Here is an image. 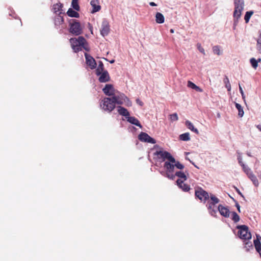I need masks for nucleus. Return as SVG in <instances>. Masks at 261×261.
<instances>
[{"mask_svg":"<svg viewBox=\"0 0 261 261\" xmlns=\"http://www.w3.org/2000/svg\"><path fill=\"white\" fill-rule=\"evenodd\" d=\"M242 167L243 168V171L246 173V174L248 176L250 173H252L250 168L246 166L245 165H242Z\"/></svg>","mask_w":261,"mask_h":261,"instance_id":"nucleus-41","label":"nucleus"},{"mask_svg":"<svg viewBox=\"0 0 261 261\" xmlns=\"http://www.w3.org/2000/svg\"><path fill=\"white\" fill-rule=\"evenodd\" d=\"M115 105H122L126 102L127 106H131L132 102L123 93H121L118 91L111 97Z\"/></svg>","mask_w":261,"mask_h":261,"instance_id":"nucleus-2","label":"nucleus"},{"mask_svg":"<svg viewBox=\"0 0 261 261\" xmlns=\"http://www.w3.org/2000/svg\"><path fill=\"white\" fill-rule=\"evenodd\" d=\"M243 9H236L234 8V10L233 12V16L234 18V25H236L237 24L239 19L240 18L242 15V12Z\"/></svg>","mask_w":261,"mask_h":261,"instance_id":"nucleus-16","label":"nucleus"},{"mask_svg":"<svg viewBox=\"0 0 261 261\" xmlns=\"http://www.w3.org/2000/svg\"><path fill=\"white\" fill-rule=\"evenodd\" d=\"M85 57L87 65L89 66L91 69H95L96 67V63L95 59L86 53H85Z\"/></svg>","mask_w":261,"mask_h":261,"instance_id":"nucleus-11","label":"nucleus"},{"mask_svg":"<svg viewBox=\"0 0 261 261\" xmlns=\"http://www.w3.org/2000/svg\"><path fill=\"white\" fill-rule=\"evenodd\" d=\"M224 82L225 84V87L228 91H230L231 90V85L227 76H226L224 79Z\"/></svg>","mask_w":261,"mask_h":261,"instance_id":"nucleus-36","label":"nucleus"},{"mask_svg":"<svg viewBox=\"0 0 261 261\" xmlns=\"http://www.w3.org/2000/svg\"><path fill=\"white\" fill-rule=\"evenodd\" d=\"M210 198L211 199L210 201L213 202V203L217 204L220 201L219 199L213 194H211L210 195Z\"/></svg>","mask_w":261,"mask_h":261,"instance_id":"nucleus-38","label":"nucleus"},{"mask_svg":"<svg viewBox=\"0 0 261 261\" xmlns=\"http://www.w3.org/2000/svg\"><path fill=\"white\" fill-rule=\"evenodd\" d=\"M63 6L61 3H57L53 5V11L54 13H57V12H61L62 8Z\"/></svg>","mask_w":261,"mask_h":261,"instance_id":"nucleus-29","label":"nucleus"},{"mask_svg":"<svg viewBox=\"0 0 261 261\" xmlns=\"http://www.w3.org/2000/svg\"><path fill=\"white\" fill-rule=\"evenodd\" d=\"M215 204L216 203H213V202H211L210 201H208L207 204V208L209 210L212 211V212H214V213H215L216 211L214 210V207Z\"/></svg>","mask_w":261,"mask_h":261,"instance_id":"nucleus-39","label":"nucleus"},{"mask_svg":"<svg viewBox=\"0 0 261 261\" xmlns=\"http://www.w3.org/2000/svg\"><path fill=\"white\" fill-rule=\"evenodd\" d=\"M69 32L71 34L77 36L82 33V28L81 23L77 20H71L69 22Z\"/></svg>","mask_w":261,"mask_h":261,"instance_id":"nucleus-3","label":"nucleus"},{"mask_svg":"<svg viewBox=\"0 0 261 261\" xmlns=\"http://www.w3.org/2000/svg\"><path fill=\"white\" fill-rule=\"evenodd\" d=\"M98 76L100 83H106L110 81V76L107 70L100 72Z\"/></svg>","mask_w":261,"mask_h":261,"instance_id":"nucleus-14","label":"nucleus"},{"mask_svg":"<svg viewBox=\"0 0 261 261\" xmlns=\"http://www.w3.org/2000/svg\"><path fill=\"white\" fill-rule=\"evenodd\" d=\"M71 6L74 10L76 11L80 10V6L78 4V1L72 2Z\"/></svg>","mask_w":261,"mask_h":261,"instance_id":"nucleus-42","label":"nucleus"},{"mask_svg":"<svg viewBox=\"0 0 261 261\" xmlns=\"http://www.w3.org/2000/svg\"><path fill=\"white\" fill-rule=\"evenodd\" d=\"M104 69V65L103 63L101 61H99L98 62V66L97 69H96V74L97 75H99L100 72L105 71Z\"/></svg>","mask_w":261,"mask_h":261,"instance_id":"nucleus-27","label":"nucleus"},{"mask_svg":"<svg viewBox=\"0 0 261 261\" xmlns=\"http://www.w3.org/2000/svg\"><path fill=\"white\" fill-rule=\"evenodd\" d=\"M185 124L188 129H190L191 131L194 132L196 134H199L198 130L194 127L193 123L190 121L187 120L185 122Z\"/></svg>","mask_w":261,"mask_h":261,"instance_id":"nucleus-22","label":"nucleus"},{"mask_svg":"<svg viewBox=\"0 0 261 261\" xmlns=\"http://www.w3.org/2000/svg\"><path fill=\"white\" fill-rule=\"evenodd\" d=\"M237 191L240 195H241L242 196H243V195L242 194V193L240 192V191L238 189H237Z\"/></svg>","mask_w":261,"mask_h":261,"instance_id":"nucleus-54","label":"nucleus"},{"mask_svg":"<svg viewBox=\"0 0 261 261\" xmlns=\"http://www.w3.org/2000/svg\"><path fill=\"white\" fill-rule=\"evenodd\" d=\"M19 22H20V25H22V22H21V20H19Z\"/></svg>","mask_w":261,"mask_h":261,"instance_id":"nucleus-59","label":"nucleus"},{"mask_svg":"<svg viewBox=\"0 0 261 261\" xmlns=\"http://www.w3.org/2000/svg\"><path fill=\"white\" fill-rule=\"evenodd\" d=\"M197 47L198 49L199 50L200 52H201L203 55H205V51L204 48L201 46V44L200 43L197 44Z\"/></svg>","mask_w":261,"mask_h":261,"instance_id":"nucleus-46","label":"nucleus"},{"mask_svg":"<svg viewBox=\"0 0 261 261\" xmlns=\"http://www.w3.org/2000/svg\"><path fill=\"white\" fill-rule=\"evenodd\" d=\"M174 163L170 161H166L164 165V167L166 170V176L171 179H174L175 175H174Z\"/></svg>","mask_w":261,"mask_h":261,"instance_id":"nucleus-6","label":"nucleus"},{"mask_svg":"<svg viewBox=\"0 0 261 261\" xmlns=\"http://www.w3.org/2000/svg\"><path fill=\"white\" fill-rule=\"evenodd\" d=\"M79 1V0H72V2H73V1H74V2H75V1Z\"/></svg>","mask_w":261,"mask_h":261,"instance_id":"nucleus-60","label":"nucleus"},{"mask_svg":"<svg viewBox=\"0 0 261 261\" xmlns=\"http://www.w3.org/2000/svg\"><path fill=\"white\" fill-rule=\"evenodd\" d=\"M257 61H258V62H260L261 61V59L260 58L258 59L257 60H256Z\"/></svg>","mask_w":261,"mask_h":261,"instance_id":"nucleus-56","label":"nucleus"},{"mask_svg":"<svg viewBox=\"0 0 261 261\" xmlns=\"http://www.w3.org/2000/svg\"><path fill=\"white\" fill-rule=\"evenodd\" d=\"M173 32H174V31H173V29H171V30H170V32H171V33H173Z\"/></svg>","mask_w":261,"mask_h":261,"instance_id":"nucleus-58","label":"nucleus"},{"mask_svg":"<svg viewBox=\"0 0 261 261\" xmlns=\"http://www.w3.org/2000/svg\"><path fill=\"white\" fill-rule=\"evenodd\" d=\"M149 5L151 6H156V4L155 3H154V2H150Z\"/></svg>","mask_w":261,"mask_h":261,"instance_id":"nucleus-52","label":"nucleus"},{"mask_svg":"<svg viewBox=\"0 0 261 261\" xmlns=\"http://www.w3.org/2000/svg\"><path fill=\"white\" fill-rule=\"evenodd\" d=\"M175 167H176L178 169H182L184 168V166L178 161H176L174 163Z\"/></svg>","mask_w":261,"mask_h":261,"instance_id":"nucleus-43","label":"nucleus"},{"mask_svg":"<svg viewBox=\"0 0 261 261\" xmlns=\"http://www.w3.org/2000/svg\"><path fill=\"white\" fill-rule=\"evenodd\" d=\"M136 102L141 106H142L143 105V102L139 98L136 99Z\"/></svg>","mask_w":261,"mask_h":261,"instance_id":"nucleus-50","label":"nucleus"},{"mask_svg":"<svg viewBox=\"0 0 261 261\" xmlns=\"http://www.w3.org/2000/svg\"><path fill=\"white\" fill-rule=\"evenodd\" d=\"M100 107L103 110L111 112L115 109L116 105L111 97H105L101 101Z\"/></svg>","mask_w":261,"mask_h":261,"instance_id":"nucleus-4","label":"nucleus"},{"mask_svg":"<svg viewBox=\"0 0 261 261\" xmlns=\"http://www.w3.org/2000/svg\"><path fill=\"white\" fill-rule=\"evenodd\" d=\"M126 118L127 121H128L129 123L139 126L140 128L142 127V125L140 124L139 121L136 117L128 116Z\"/></svg>","mask_w":261,"mask_h":261,"instance_id":"nucleus-19","label":"nucleus"},{"mask_svg":"<svg viewBox=\"0 0 261 261\" xmlns=\"http://www.w3.org/2000/svg\"><path fill=\"white\" fill-rule=\"evenodd\" d=\"M253 12L252 11L246 12L244 17V19L245 20L246 23H248L249 22V19L251 16L253 15Z\"/></svg>","mask_w":261,"mask_h":261,"instance_id":"nucleus-33","label":"nucleus"},{"mask_svg":"<svg viewBox=\"0 0 261 261\" xmlns=\"http://www.w3.org/2000/svg\"><path fill=\"white\" fill-rule=\"evenodd\" d=\"M175 176H177L179 178V179H181L182 180L185 181L187 180V176L184 172L181 171H177L176 172L175 174H174Z\"/></svg>","mask_w":261,"mask_h":261,"instance_id":"nucleus-28","label":"nucleus"},{"mask_svg":"<svg viewBox=\"0 0 261 261\" xmlns=\"http://www.w3.org/2000/svg\"><path fill=\"white\" fill-rule=\"evenodd\" d=\"M239 237L244 240H249L251 239V234L249 231L248 227L246 225H239L237 227Z\"/></svg>","mask_w":261,"mask_h":261,"instance_id":"nucleus-5","label":"nucleus"},{"mask_svg":"<svg viewBox=\"0 0 261 261\" xmlns=\"http://www.w3.org/2000/svg\"><path fill=\"white\" fill-rule=\"evenodd\" d=\"M195 195L196 198L204 202H205L210 198L208 193L200 187H198L195 189Z\"/></svg>","mask_w":261,"mask_h":261,"instance_id":"nucleus-7","label":"nucleus"},{"mask_svg":"<svg viewBox=\"0 0 261 261\" xmlns=\"http://www.w3.org/2000/svg\"><path fill=\"white\" fill-rule=\"evenodd\" d=\"M246 241L245 243V248H246L247 251L249 250V248H253V245L252 242L249 241V240H245Z\"/></svg>","mask_w":261,"mask_h":261,"instance_id":"nucleus-37","label":"nucleus"},{"mask_svg":"<svg viewBox=\"0 0 261 261\" xmlns=\"http://www.w3.org/2000/svg\"><path fill=\"white\" fill-rule=\"evenodd\" d=\"M236 206L237 207V209H238V211L239 212H240V206L238 202H237L236 203Z\"/></svg>","mask_w":261,"mask_h":261,"instance_id":"nucleus-51","label":"nucleus"},{"mask_svg":"<svg viewBox=\"0 0 261 261\" xmlns=\"http://www.w3.org/2000/svg\"><path fill=\"white\" fill-rule=\"evenodd\" d=\"M90 5L92 7L91 11V13H95L99 11L101 9L99 0H91Z\"/></svg>","mask_w":261,"mask_h":261,"instance_id":"nucleus-13","label":"nucleus"},{"mask_svg":"<svg viewBox=\"0 0 261 261\" xmlns=\"http://www.w3.org/2000/svg\"><path fill=\"white\" fill-rule=\"evenodd\" d=\"M184 181L181 179H177L176 183L177 186L184 191H188L190 190V186L184 183Z\"/></svg>","mask_w":261,"mask_h":261,"instance_id":"nucleus-18","label":"nucleus"},{"mask_svg":"<svg viewBox=\"0 0 261 261\" xmlns=\"http://www.w3.org/2000/svg\"><path fill=\"white\" fill-rule=\"evenodd\" d=\"M218 210H219L220 214L222 216H223L226 218H228L229 217L230 211L227 207H225V206H223L222 205L220 204L218 206Z\"/></svg>","mask_w":261,"mask_h":261,"instance_id":"nucleus-15","label":"nucleus"},{"mask_svg":"<svg viewBox=\"0 0 261 261\" xmlns=\"http://www.w3.org/2000/svg\"><path fill=\"white\" fill-rule=\"evenodd\" d=\"M138 139L140 141L144 142L155 144L156 141L153 138L150 137L147 133L141 132L138 136Z\"/></svg>","mask_w":261,"mask_h":261,"instance_id":"nucleus-9","label":"nucleus"},{"mask_svg":"<svg viewBox=\"0 0 261 261\" xmlns=\"http://www.w3.org/2000/svg\"><path fill=\"white\" fill-rule=\"evenodd\" d=\"M67 14L71 17L79 18L80 16L79 14L71 8L68 10Z\"/></svg>","mask_w":261,"mask_h":261,"instance_id":"nucleus-25","label":"nucleus"},{"mask_svg":"<svg viewBox=\"0 0 261 261\" xmlns=\"http://www.w3.org/2000/svg\"><path fill=\"white\" fill-rule=\"evenodd\" d=\"M257 49L261 54V33L259 34V37L257 40Z\"/></svg>","mask_w":261,"mask_h":261,"instance_id":"nucleus-40","label":"nucleus"},{"mask_svg":"<svg viewBox=\"0 0 261 261\" xmlns=\"http://www.w3.org/2000/svg\"><path fill=\"white\" fill-rule=\"evenodd\" d=\"M179 138L180 140L184 141H187L190 140V134L189 133H186L180 135Z\"/></svg>","mask_w":261,"mask_h":261,"instance_id":"nucleus-30","label":"nucleus"},{"mask_svg":"<svg viewBox=\"0 0 261 261\" xmlns=\"http://www.w3.org/2000/svg\"><path fill=\"white\" fill-rule=\"evenodd\" d=\"M235 105H236V108L238 110V112H239L238 115L240 117H242L244 115V111L243 110L242 106L239 103H236Z\"/></svg>","mask_w":261,"mask_h":261,"instance_id":"nucleus-31","label":"nucleus"},{"mask_svg":"<svg viewBox=\"0 0 261 261\" xmlns=\"http://www.w3.org/2000/svg\"><path fill=\"white\" fill-rule=\"evenodd\" d=\"M165 18L163 15L160 13L157 12L155 14V21L158 23H163L164 22Z\"/></svg>","mask_w":261,"mask_h":261,"instance_id":"nucleus-23","label":"nucleus"},{"mask_svg":"<svg viewBox=\"0 0 261 261\" xmlns=\"http://www.w3.org/2000/svg\"><path fill=\"white\" fill-rule=\"evenodd\" d=\"M257 127L260 129L261 130V125H258L257 126Z\"/></svg>","mask_w":261,"mask_h":261,"instance_id":"nucleus-53","label":"nucleus"},{"mask_svg":"<svg viewBox=\"0 0 261 261\" xmlns=\"http://www.w3.org/2000/svg\"><path fill=\"white\" fill-rule=\"evenodd\" d=\"M260 240H261V238H260Z\"/></svg>","mask_w":261,"mask_h":261,"instance_id":"nucleus-61","label":"nucleus"},{"mask_svg":"<svg viewBox=\"0 0 261 261\" xmlns=\"http://www.w3.org/2000/svg\"><path fill=\"white\" fill-rule=\"evenodd\" d=\"M239 91H240V93L241 94L242 98L243 99V100L244 101H245V94L244 93L243 89H242L241 86L240 85V84H239Z\"/></svg>","mask_w":261,"mask_h":261,"instance_id":"nucleus-47","label":"nucleus"},{"mask_svg":"<svg viewBox=\"0 0 261 261\" xmlns=\"http://www.w3.org/2000/svg\"><path fill=\"white\" fill-rule=\"evenodd\" d=\"M61 14L62 12H60L59 14L55 17L54 23L56 27H60L64 22V18L61 15Z\"/></svg>","mask_w":261,"mask_h":261,"instance_id":"nucleus-17","label":"nucleus"},{"mask_svg":"<svg viewBox=\"0 0 261 261\" xmlns=\"http://www.w3.org/2000/svg\"><path fill=\"white\" fill-rule=\"evenodd\" d=\"M169 119L171 122L176 121L178 120L177 114L175 113L169 115Z\"/></svg>","mask_w":261,"mask_h":261,"instance_id":"nucleus-32","label":"nucleus"},{"mask_svg":"<svg viewBox=\"0 0 261 261\" xmlns=\"http://www.w3.org/2000/svg\"><path fill=\"white\" fill-rule=\"evenodd\" d=\"M213 50L214 54L218 55H220V50L218 46H215L213 48Z\"/></svg>","mask_w":261,"mask_h":261,"instance_id":"nucleus-44","label":"nucleus"},{"mask_svg":"<svg viewBox=\"0 0 261 261\" xmlns=\"http://www.w3.org/2000/svg\"><path fill=\"white\" fill-rule=\"evenodd\" d=\"M234 8L244 9V0H234Z\"/></svg>","mask_w":261,"mask_h":261,"instance_id":"nucleus-24","label":"nucleus"},{"mask_svg":"<svg viewBox=\"0 0 261 261\" xmlns=\"http://www.w3.org/2000/svg\"><path fill=\"white\" fill-rule=\"evenodd\" d=\"M259 254V255L261 257V250L259 251V252H258Z\"/></svg>","mask_w":261,"mask_h":261,"instance_id":"nucleus-57","label":"nucleus"},{"mask_svg":"<svg viewBox=\"0 0 261 261\" xmlns=\"http://www.w3.org/2000/svg\"><path fill=\"white\" fill-rule=\"evenodd\" d=\"M187 86L189 88H191L192 89H194L196 87V85L194 83H193V82L189 81L188 82Z\"/></svg>","mask_w":261,"mask_h":261,"instance_id":"nucleus-45","label":"nucleus"},{"mask_svg":"<svg viewBox=\"0 0 261 261\" xmlns=\"http://www.w3.org/2000/svg\"><path fill=\"white\" fill-rule=\"evenodd\" d=\"M114 62H115V60H111V61H110V63H111V64H112V63H114Z\"/></svg>","mask_w":261,"mask_h":261,"instance_id":"nucleus-55","label":"nucleus"},{"mask_svg":"<svg viewBox=\"0 0 261 261\" xmlns=\"http://www.w3.org/2000/svg\"><path fill=\"white\" fill-rule=\"evenodd\" d=\"M154 155H156L159 159H161L163 161L167 160L168 161L175 162V159L172 155L167 151H156L154 152Z\"/></svg>","mask_w":261,"mask_h":261,"instance_id":"nucleus-8","label":"nucleus"},{"mask_svg":"<svg viewBox=\"0 0 261 261\" xmlns=\"http://www.w3.org/2000/svg\"><path fill=\"white\" fill-rule=\"evenodd\" d=\"M110 32V25L108 21L105 20L102 21L101 24V28L100 30V34L102 36H105L108 35Z\"/></svg>","mask_w":261,"mask_h":261,"instance_id":"nucleus-12","label":"nucleus"},{"mask_svg":"<svg viewBox=\"0 0 261 261\" xmlns=\"http://www.w3.org/2000/svg\"><path fill=\"white\" fill-rule=\"evenodd\" d=\"M118 90L114 89V86L112 84H106L102 89L103 92L108 96H112L114 95Z\"/></svg>","mask_w":261,"mask_h":261,"instance_id":"nucleus-10","label":"nucleus"},{"mask_svg":"<svg viewBox=\"0 0 261 261\" xmlns=\"http://www.w3.org/2000/svg\"><path fill=\"white\" fill-rule=\"evenodd\" d=\"M248 177L251 179V180L252 181L253 185L255 187H258L259 185V182L258 181V179L256 176L252 172L250 173Z\"/></svg>","mask_w":261,"mask_h":261,"instance_id":"nucleus-26","label":"nucleus"},{"mask_svg":"<svg viewBox=\"0 0 261 261\" xmlns=\"http://www.w3.org/2000/svg\"><path fill=\"white\" fill-rule=\"evenodd\" d=\"M250 62L251 64L252 67L256 69L258 66V61L254 58H252L250 60Z\"/></svg>","mask_w":261,"mask_h":261,"instance_id":"nucleus-35","label":"nucleus"},{"mask_svg":"<svg viewBox=\"0 0 261 261\" xmlns=\"http://www.w3.org/2000/svg\"><path fill=\"white\" fill-rule=\"evenodd\" d=\"M231 219L234 221V222L237 223L240 220V217L237 214V213L235 212H233L231 213Z\"/></svg>","mask_w":261,"mask_h":261,"instance_id":"nucleus-34","label":"nucleus"},{"mask_svg":"<svg viewBox=\"0 0 261 261\" xmlns=\"http://www.w3.org/2000/svg\"><path fill=\"white\" fill-rule=\"evenodd\" d=\"M238 162H239V164L242 166V165H245L243 162H242V158L241 156H238Z\"/></svg>","mask_w":261,"mask_h":261,"instance_id":"nucleus-48","label":"nucleus"},{"mask_svg":"<svg viewBox=\"0 0 261 261\" xmlns=\"http://www.w3.org/2000/svg\"><path fill=\"white\" fill-rule=\"evenodd\" d=\"M71 46L74 52L78 53L84 48L86 51H89L90 48L88 44L83 36H79L78 38H72L69 40Z\"/></svg>","mask_w":261,"mask_h":261,"instance_id":"nucleus-1","label":"nucleus"},{"mask_svg":"<svg viewBox=\"0 0 261 261\" xmlns=\"http://www.w3.org/2000/svg\"><path fill=\"white\" fill-rule=\"evenodd\" d=\"M260 238L259 235H256V239L254 240V247L257 252H259V251L261 250Z\"/></svg>","mask_w":261,"mask_h":261,"instance_id":"nucleus-21","label":"nucleus"},{"mask_svg":"<svg viewBox=\"0 0 261 261\" xmlns=\"http://www.w3.org/2000/svg\"><path fill=\"white\" fill-rule=\"evenodd\" d=\"M117 111L120 115L125 116L126 118L129 116V113L127 110L121 106L117 107Z\"/></svg>","mask_w":261,"mask_h":261,"instance_id":"nucleus-20","label":"nucleus"},{"mask_svg":"<svg viewBox=\"0 0 261 261\" xmlns=\"http://www.w3.org/2000/svg\"><path fill=\"white\" fill-rule=\"evenodd\" d=\"M194 90H195L196 91L202 92L203 91L202 89H201L199 87L196 86Z\"/></svg>","mask_w":261,"mask_h":261,"instance_id":"nucleus-49","label":"nucleus"}]
</instances>
